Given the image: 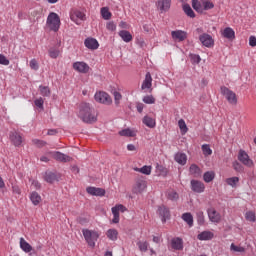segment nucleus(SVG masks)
Wrapping results in <instances>:
<instances>
[{"instance_id":"obj_1","label":"nucleus","mask_w":256,"mask_h":256,"mask_svg":"<svg viewBox=\"0 0 256 256\" xmlns=\"http://www.w3.org/2000/svg\"><path fill=\"white\" fill-rule=\"evenodd\" d=\"M80 119L84 123H95L97 121V115H95V109L89 105V103H82L80 105L79 115Z\"/></svg>"},{"instance_id":"obj_2","label":"nucleus","mask_w":256,"mask_h":256,"mask_svg":"<svg viewBox=\"0 0 256 256\" xmlns=\"http://www.w3.org/2000/svg\"><path fill=\"white\" fill-rule=\"evenodd\" d=\"M46 25L49 27L50 31L57 33L61 27V18H59L57 13L51 12L47 17Z\"/></svg>"},{"instance_id":"obj_3","label":"nucleus","mask_w":256,"mask_h":256,"mask_svg":"<svg viewBox=\"0 0 256 256\" xmlns=\"http://www.w3.org/2000/svg\"><path fill=\"white\" fill-rule=\"evenodd\" d=\"M82 233L84 235L86 243H88L89 247H95V243L97 239H99V233L97 231L83 229Z\"/></svg>"},{"instance_id":"obj_4","label":"nucleus","mask_w":256,"mask_h":256,"mask_svg":"<svg viewBox=\"0 0 256 256\" xmlns=\"http://www.w3.org/2000/svg\"><path fill=\"white\" fill-rule=\"evenodd\" d=\"M147 189V181L143 179V177H138L135 180V184L132 188V192L135 193L136 195H139L143 193Z\"/></svg>"},{"instance_id":"obj_5","label":"nucleus","mask_w":256,"mask_h":256,"mask_svg":"<svg viewBox=\"0 0 256 256\" xmlns=\"http://www.w3.org/2000/svg\"><path fill=\"white\" fill-rule=\"evenodd\" d=\"M220 91L227 99L228 103H230V105H237V95L235 94V92L231 91L229 88L225 86H222L220 88Z\"/></svg>"},{"instance_id":"obj_6","label":"nucleus","mask_w":256,"mask_h":256,"mask_svg":"<svg viewBox=\"0 0 256 256\" xmlns=\"http://www.w3.org/2000/svg\"><path fill=\"white\" fill-rule=\"evenodd\" d=\"M94 98L97 103H103L104 105H111L113 103V99H111V96L107 92H97Z\"/></svg>"},{"instance_id":"obj_7","label":"nucleus","mask_w":256,"mask_h":256,"mask_svg":"<svg viewBox=\"0 0 256 256\" xmlns=\"http://www.w3.org/2000/svg\"><path fill=\"white\" fill-rule=\"evenodd\" d=\"M50 155H52L53 159H55V161H58L59 163H71V161H73V158L71 156L61 153L59 151L50 152Z\"/></svg>"},{"instance_id":"obj_8","label":"nucleus","mask_w":256,"mask_h":256,"mask_svg":"<svg viewBox=\"0 0 256 256\" xmlns=\"http://www.w3.org/2000/svg\"><path fill=\"white\" fill-rule=\"evenodd\" d=\"M238 160L243 163L246 167H253V160L249 158V154L244 150H240L238 154Z\"/></svg>"},{"instance_id":"obj_9","label":"nucleus","mask_w":256,"mask_h":256,"mask_svg":"<svg viewBox=\"0 0 256 256\" xmlns=\"http://www.w3.org/2000/svg\"><path fill=\"white\" fill-rule=\"evenodd\" d=\"M199 41L204 45V47H213L215 41L213 40V37L207 33H203L199 36Z\"/></svg>"},{"instance_id":"obj_10","label":"nucleus","mask_w":256,"mask_h":256,"mask_svg":"<svg viewBox=\"0 0 256 256\" xmlns=\"http://www.w3.org/2000/svg\"><path fill=\"white\" fill-rule=\"evenodd\" d=\"M60 177L61 176L57 172L46 171L44 174V181L53 184L55 181H59Z\"/></svg>"},{"instance_id":"obj_11","label":"nucleus","mask_w":256,"mask_h":256,"mask_svg":"<svg viewBox=\"0 0 256 256\" xmlns=\"http://www.w3.org/2000/svg\"><path fill=\"white\" fill-rule=\"evenodd\" d=\"M119 211H121V213H125V211H127V208H125V206L119 204L115 207H112V214H113V219H112V223H119Z\"/></svg>"},{"instance_id":"obj_12","label":"nucleus","mask_w":256,"mask_h":256,"mask_svg":"<svg viewBox=\"0 0 256 256\" xmlns=\"http://www.w3.org/2000/svg\"><path fill=\"white\" fill-rule=\"evenodd\" d=\"M207 213L209 220L212 223H219L221 221V214H219V212H217L215 208H209Z\"/></svg>"},{"instance_id":"obj_13","label":"nucleus","mask_w":256,"mask_h":256,"mask_svg":"<svg viewBox=\"0 0 256 256\" xmlns=\"http://www.w3.org/2000/svg\"><path fill=\"white\" fill-rule=\"evenodd\" d=\"M191 189L194 193H203L205 191V184L199 180H191Z\"/></svg>"},{"instance_id":"obj_14","label":"nucleus","mask_w":256,"mask_h":256,"mask_svg":"<svg viewBox=\"0 0 256 256\" xmlns=\"http://www.w3.org/2000/svg\"><path fill=\"white\" fill-rule=\"evenodd\" d=\"M158 215H160L163 223H165L167 221V219H169V217H171L169 208L165 207V205L158 207Z\"/></svg>"},{"instance_id":"obj_15","label":"nucleus","mask_w":256,"mask_h":256,"mask_svg":"<svg viewBox=\"0 0 256 256\" xmlns=\"http://www.w3.org/2000/svg\"><path fill=\"white\" fill-rule=\"evenodd\" d=\"M86 191L89 195H93L95 197H103L105 196V189L102 188H96V187H87Z\"/></svg>"},{"instance_id":"obj_16","label":"nucleus","mask_w":256,"mask_h":256,"mask_svg":"<svg viewBox=\"0 0 256 256\" xmlns=\"http://www.w3.org/2000/svg\"><path fill=\"white\" fill-rule=\"evenodd\" d=\"M73 69L78 71V73H89V65L85 62H75Z\"/></svg>"},{"instance_id":"obj_17","label":"nucleus","mask_w":256,"mask_h":256,"mask_svg":"<svg viewBox=\"0 0 256 256\" xmlns=\"http://www.w3.org/2000/svg\"><path fill=\"white\" fill-rule=\"evenodd\" d=\"M10 141L13 143L15 147H21V143H23V137L19 135L17 132H10Z\"/></svg>"},{"instance_id":"obj_18","label":"nucleus","mask_w":256,"mask_h":256,"mask_svg":"<svg viewBox=\"0 0 256 256\" xmlns=\"http://www.w3.org/2000/svg\"><path fill=\"white\" fill-rule=\"evenodd\" d=\"M84 45L85 47H87V49H91L92 51H95V49H99V42L95 38H87L84 41Z\"/></svg>"},{"instance_id":"obj_19","label":"nucleus","mask_w":256,"mask_h":256,"mask_svg":"<svg viewBox=\"0 0 256 256\" xmlns=\"http://www.w3.org/2000/svg\"><path fill=\"white\" fill-rule=\"evenodd\" d=\"M171 35L175 41H185L187 39V33L182 30L172 31Z\"/></svg>"},{"instance_id":"obj_20","label":"nucleus","mask_w":256,"mask_h":256,"mask_svg":"<svg viewBox=\"0 0 256 256\" xmlns=\"http://www.w3.org/2000/svg\"><path fill=\"white\" fill-rule=\"evenodd\" d=\"M153 83V78L151 77V73H146L145 79L142 83L141 89L145 91V89H151Z\"/></svg>"},{"instance_id":"obj_21","label":"nucleus","mask_w":256,"mask_h":256,"mask_svg":"<svg viewBox=\"0 0 256 256\" xmlns=\"http://www.w3.org/2000/svg\"><path fill=\"white\" fill-rule=\"evenodd\" d=\"M171 247L175 251H181L183 249V239L181 238H174L171 240Z\"/></svg>"},{"instance_id":"obj_22","label":"nucleus","mask_w":256,"mask_h":256,"mask_svg":"<svg viewBox=\"0 0 256 256\" xmlns=\"http://www.w3.org/2000/svg\"><path fill=\"white\" fill-rule=\"evenodd\" d=\"M20 248L24 253H31L33 251V247L25 240V238H20Z\"/></svg>"},{"instance_id":"obj_23","label":"nucleus","mask_w":256,"mask_h":256,"mask_svg":"<svg viewBox=\"0 0 256 256\" xmlns=\"http://www.w3.org/2000/svg\"><path fill=\"white\" fill-rule=\"evenodd\" d=\"M119 36L125 43H131V41H133V35H131V32L127 30L120 31Z\"/></svg>"},{"instance_id":"obj_24","label":"nucleus","mask_w":256,"mask_h":256,"mask_svg":"<svg viewBox=\"0 0 256 256\" xmlns=\"http://www.w3.org/2000/svg\"><path fill=\"white\" fill-rule=\"evenodd\" d=\"M222 35L225 39H229V41H233V39H235V31L230 27L225 28Z\"/></svg>"},{"instance_id":"obj_25","label":"nucleus","mask_w":256,"mask_h":256,"mask_svg":"<svg viewBox=\"0 0 256 256\" xmlns=\"http://www.w3.org/2000/svg\"><path fill=\"white\" fill-rule=\"evenodd\" d=\"M158 7L161 11H169L171 7V0H159Z\"/></svg>"},{"instance_id":"obj_26","label":"nucleus","mask_w":256,"mask_h":256,"mask_svg":"<svg viewBox=\"0 0 256 256\" xmlns=\"http://www.w3.org/2000/svg\"><path fill=\"white\" fill-rule=\"evenodd\" d=\"M197 239H199V241H209L213 239V234L209 231H204L198 234Z\"/></svg>"},{"instance_id":"obj_27","label":"nucleus","mask_w":256,"mask_h":256,"mask_svg":"<svg viewBox=\"0 0 256 256\" xmlns=\"http://www.w3.org/2000/svg\"><path fill=\"white\" fill-rule=\"evenodd\" d=\"M70 18L72 19V21H75L77 24H79V22H77V19H80V21H85V15L83 14V12L81 11H74Z\"/></svg>"},{"instance_id":"obj_28","label":"nucleus","mask_w":256,"mask_h":256,"mask_svg":"<svg viewBox=\"0 0 256 256\" xmlns=\"http://www.w3.org/2000/svg\"><path fill=\"white\" fill-rule=\"evenodd\" d=\"M174 159L179 165H185L187 163V155L185 153H177Z\"/></svg>"},{"instance_id":"obj_29","label":"nucleus","mask_w":256,"mask_h":256,"mask_svg":"<svg viewBox=\"0 0 256 256\" xmlns=\"http://www.w3.org/2000/svg\"><path fill=\"white\" fill-rule=\"evenodd\" d=\"M190 175H192L193 177H200L201 176V168H199V166H197L196 164H192L190 166Z\"/></svg>"},{"instance_id":"obj_30","label":"nucleus","mask_w":256,"mask_h":256,"mask_svg":"<svg viewBox=\"0 0 256 256\" xmlns=\"http://www.w3.org/2000/svg\"><path fill=\"white\" fill-rule=\"evenodd\" d=\"M142 123L150 129H153L155 127V120L149 116H144Z\"/></svg>"},{"instance_id":"obj_31","label":"nucleus","mask_w":256,"mask_h":256,"mask_svg":"<svg viewBox=\"0 0 256 256\" xmlns=\"http://www.w3.org/2000/svg\"><path fill=\"white\" fill-rule=\"evenodd\" d=\"M119 135L121 137H135L137 135V133L129 128H126L124 130H121L119 132Z\"/></svg>"},{"instance_id":"obj_32","label":"nucleus","mask_w":256,"mask_h":256,"mask_svg":"<svg viewBox=\"0 0 256 256\" xmlns=\"http://www.w3.org/2000/svg\"><path fill=\"white\" fill-rule=\"evenodd\" d=\"M203 179H204L205 183H211V181H213V179H215V172H213V171L205 172L203 175Z\"/></svg>"},{"instance_id":"obj_33","label":"nucleus","mask_w":256,"mask_h":256,"mask_svg":"<svg viewBox=\"0 0 256 256\" xmlns=\"http://www.w3.org/2000/svg\"><path fill=\"white\" fill-rule=\"evenodd\" d=\"M182 219L189 225V227H193V215H191V213H184Z\"/></svg>"},{"instance_id":"obj_34","label":"nucleus","mask_w":256,"mask_h":256,"mask_svg":"<svg viewBox=\"0 0 256 256\" xmlns=\"http://www.w3.org/2000/svg\"><path fill=\"white\" fill-rule=\"evenodd\" d=\"M183 11H184V13L187 14L188 17H191V19H194L195 12L193 11V9L191 8V6L189 4H185L183 6Z\"/></svg>"},{"instance_id":"obj_35","label":"nucleus","mask_w":256,"mask_h":256,"mask_svg":"<svg viewBox=\"0 0 256 256\" xmlns=\"http://www.w3.org/2000/svg\"><path fill=\"white\" fill-rule=\"evenodd\" d=\"M39 89H40V95H42V97H50L51 96V89H49V87L40 85Z\"/></svg>"},{"instance_id":"obj_36","label":"nucleus","mask_w":256,"mask_h":256,"mask_svg":"<svg viewBox=\"0 0 256 256\" xmlns=\"http://www.w3.org/2000/svg\"><path fill=\"white\" fill-rule=\"evenodd\" d=\"M192 7L197 13H203V5L199 0H192Z\"/></svg>"},{"instance_id":"obj_37","label":"nucleus","mask_w":256,"mask_h":256,"mask_svg":"<svg viewBox=\"0 0 256 256\" xmlns=\"http://www.w3.org/2000/svg\"><path fill=\"white\" fill-rule=\"evenodd\" d=\"M30 200L32 201L33 205H37L41 203V196L37 192H32L30 195Z\"/></svg>"},{"instance_id":"obj_38","label":"nucleus","mask_w":256,"mask_h":256,"mask_svg":"<svg viewBox=\"0 0 256 256\" xmlns=\"http://www.w3.org/2000/svg\"><path fill=\"white\" fill-rule=\"evenodd\" d=\"M137 246H138V249L142 252V253H145L147 252V249L149 248V243L147 241H138L137 242Z\"/></svg>"},{"instance_id":"obj_39","label":"nucleus","mask_w":256,"mask_h":256,"mask_svg":"<svg viewBox=\"0 0 256 256\" xmlns=\"http://www.w3.org/2000/svg\"><path fill=\"white\" fill-rule=\"evenodd\" d=\"M108 239H111V241H117V235L118 232L115 229H109L106 233Z\"/></svg>"},{"instance_id":"obj_40","label":"nucleus","mask_w":256,"mask_h":256,"mask_svg":"<svg viewBox=\"0 0 256 256\" xmlns=\"http://www.w3.org/2000/svg\"><path fill=\"white\" fill-rule=\"evenodd\" d=\"M134 171H138L143 175H151V166H143L142 168H135Z\"/></svg>"},{"instance_id":"obj_41","label":"nucleus","mask_w":256,"mask_h":256,"mask_svg":"<svg viewBox=\"0 0 256 256\" xmlns=\"http://www.w3.org/2000/svg\"><path fill=\"white\" fill-rule=\"evenodd\" d=\"M101 15L105 21H109V19H111V12H109V8L107 7L101 8Z\"/></svg>"},{"instance_id":"obj_42","label":"nucleus","mask_w":256,"mask_h":256,"mask_svg":"<svg viewBox=\"0 0 256 256\" xmlns=\"http://www.w3.org/2000/svg\"><path fill=\"white\" fill-rule=\"evenodd\" d=\"M178 126H179V128L181 130V133L183 135H185V133H187V131H189V129L187 128V124L185 123V120H183V119H180L178 121Z\"/></svg>"},{"instance_id":"obj_43","label":"nucleus","mask_w":256,"mask_h":256,"mask_svg":"<svg viewBox=\"0 0 256 256\" xmlns=\"http://www.w3.org/2000/svg\"><path fill=\"white\" fill-rule=\"evenodd\" d=\"M202 152L205 156L213 155V150H211V147L208 144L202 145Z\"/></svg>"},{"instance_id":"obj_44","label":"nucleus","mask_w":256,"mask_h":256,"mask_svg":"<svg viewBox=\"0 0 256 256\" xmlns=\"http://www.w3.org/2000/svg\"><path fill=\"white\" fill-rule=\"evenodd\" d=\"M227 185H230V187H235L237 183H239V177H231L226 179Z\"/></svg>"},{"instance_id":"obj_45","label":"nucleus","mask_w":256,"mask_h":256,"mask_svg":"<svg viewBox=\"0 0 256 256\" xmlns=\"http://www.w3.org/2000/svg\"><path fill=\"white\" fill-rule=\"evenodd\" d=\"M143 102L146 103V105H153L155 103V97H153V95L144 96Z\"/></svg>"},{"instance_id":"obj_46","label":"nucleus","mask_w":256,"mask_h":256,"mask_svg":"<svg viewBox=\"0 0 256 256\" xmlns=\"http://www.w3.org/2000/svg\"><path fill=\"white\" fill-rule=\"evenodd\" d=\"M32 143L39 149H41L42 147H45V145H47V142L40 140V139H33Z\"/></svg>"},{"instance_id":"obj_47","label":"nucleus","mask_w":256,"mask_h":256,"mask_svg":"<svg viewBox=\"0 0 256 256\" xmlns=\"http://www.w3.org/2000/svg\"><path fill=\"white\" fill-rule=\"evenodd\" d=\"M196 217L199 225H203V223H205V215L203 214V211H198L196 213Z\"/></svg>"},{"instance_id":"obj_48","label":"nucleus","mask_w":256,"mask_h":256,"mask_svg":"<svg viewBox=\"0 0 256 256\" xmlns=\"http://www.w3.org/2000/svg\"><path fill=\"white\" fill-rule=\"evenodd\" d=\"M156 171L157 173H159V175H162L163 177L167 175V168L163 167L162 165L157 164Z\"/></svg>"},{"instance_id":"obj_49","label":"nucleus","mask_w":256,"mask_h":256,"mask_svg":"<svg viewBox=\"0 0 256 256\" xmlns=\"http://www.w3.org/2000/svg\"><path fill=\"white\" fill-rule=\"evenodd\" d=\"M44 103H45V100H43L42 97H40L34 101V105L36 107H38V109H41V111H43V109H44V107H43Z\"/></svg>"},{"instance_id":"obj_50","label":"nucleus","mask_w":256,"mask_h":256,"mask_svg":"<svg viewBox=\"0 0 256 256\" xmlns=\"http://www.w3.org/2000/svg\"><path fill=\"white\" fill-rule=\"evenodd\" d=\"M59 50L55 49V48H50L49 49V56L51 57V59H57V57H59Z\"/></svg>"},{"instance_id":"obj_51","label":"nucleus","mask_w":256,"mask_h":256,"mask_svg":"<svg viewBox=\"0 0 256 256\" xmlns=\"http://www.w3.org/2000/svg\"><path fill=\"white\" fill-rule=\"evenodd\" d=\"M168 199H170V201H177V199H179V194L175 191H171L168 193Z\"/></svg>"},{"instance_id":"obj_52","label":"nucleus","mask_w":256,"mask_h":256,"mask_svg":"<svg viewBox=\"0 0 256 256\" xmlns=\"http://www.w3.org/2000/svg\"><path fill=\"white\" fill-rule=\"evenodd\" d=\"M213 7H215V5L212 2H203V11H209V9H213Z\"/></svg>"},{"instance_id":"obj_53","label":"nucleus","mask_w":256,"mask_h":256,"mask_svg":"<svg viewBox=\"0 0 256 256\" xmlns=\"http://www.w3.org/2000/svg\"><path fill=\"white\" fill-rule=\"evenodd\" d=\"M113 95H114V101H115V105H119V101L121 99H123V96L121 95V93L117 92V91H114L113 92Z\"/></svg>"},{"instance_id":"obj_54","label":"nucleus","mask_w":256,"mask_h":256,"mask_svg":"<svg viewBox=\"0 0 256 256\" xmlns=\"http://www.w3.org/2000/svg\"><path fill=\"white\" fill-rule=\"evenodd\" d=\"M246 220L251 221L252 223H254V221H256L255 213L251 212V211L247 212L246 213Z\"/></svg>"},{"instance_id":"obj_55","label":"nucleus","mask_w":256,"mask_h":256,"mask_svg":"<svg viewBox=\"0 0 256 256\" xmlns=\"http://www.w3.org/2000/svg\"><path fill=\"white\" fill-rule=\"evenodd\" d=\"M230 249L231 251H235L236 253H243L245 251V248L235 246V244H231Z\"/></svg>"},{"instance_id":"obj_56","label":"nucleus","mask_w":256,"mask_h":256,"mask_svg":"<svg viewBox=\"0 0 256 256\" xmlns=\"http://www.w3.org/2000/svg\"><path fill=\"white\" fill-rule=\"evenodd\" d=\"M233 167H234V170L237 171L238 173L243 172V165H241V163L236 161L233 163Z\"/></svg>"},{"instance_id":"obj_57","label":"nucleus","mask_w":256,"mask_h":256,"mask_svg":"<svg viewBox=\"0 0 256 256\" xmlns=\"http://www.w3.org/2000/svg\"><path fill=\"white\" fill-rule=\"evenodd\" d=\"M190 59H191L192 63H201V56H199L197 54H191Z\"/></svg>"},{"instance_id":"obj_58","label":"nucleus","mask_w":256,"mask_h":256,"mask_svg":"<svg viewBox=\"0 0 256 256\" xmlns=\"http://www.w3.org/2000/svg\"><path fill=\"white\" fill-rule=\"evenodd\" d=\"M0 65H9V59L3 54H0Z\"/></svg>"},{"instance_id":"obj_59","label":"nucleus","mask_w":256,"mask_h":256,"mask_svg":"<svg viewBox=\"0 0 256 256\" xmlns=\"http://www.w3.org/2000/svg\"><path fill=\"white\" fill-rule=\"evenodd\" d=\"M30 67L31 69H34V71H37V69H39V64L37 63V60L32 59L30 61Z\"/></svg>"},{"instance_id":"obj_60","label":"nucleus","mask_w":256,"mask_h":256,"mask_svg":"<svg viewBox=\"0 0 256 256\" xmlns=\"http://www.w3.org/2000/svg\"><path fill=\"white\" fill-rule=\"evenodd\" d=\"M106 29H108V31H115V29H117V26L114 22H108L106 25Z\"/></svg>"},{"instance_id":"obj_61","label":"nucleus","mask_w":256,"mask_h":256,"mask_svg":"<svg viewBox=\"0 0 256 256\" xmlns=\"http://www.w3.org/2000/svg\"><path fill=\"white\" fill-rule=\"evenodd\" d=\"M249 45H250V47H256V37L255 36H250Z\"/></svg>"},{"instance_id":"obj_62","label":"nucleus","mask_w":256,"mask_h":256,"mask_svg":"<svg viewBox=\"0 0 256 256\" xmlns=\"http://www.w3.org/2000/svg\"><path fill=\"white\" fill-rule=\"evenodd\" d=\"M12 191L16 193V195H21V189L17 185L12 186Z\"/></svg>"},{"instance_id":"obj_63","label":"nucleus","mask_w":256,"mask_h":256,"mask_svg":"<svg viewBox=\"0 0 256 256\" xmlns=\"http://www.w3.org/2000/svg\"><path fill=\"white\" fill-rule=\"evenodd\" d=\"M144 107H145V105H143V103H138L136 106L138 113H143Z\"/></svg>"},{"instance_id":"obj_64","label":"nucleus","mask_w":256,"mask_h":256,"mask_svg":"<svg viewBox=\"0 0 256 256\" xmlns=\"http://www.w3.org/2000/svg\"><path fill=\"white\" fill-rule=\"evenodd\" d=\"M32 185L35 187V189H41V184L37 180H33Z\"/></svg>"}]
</instances>
